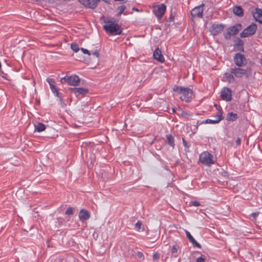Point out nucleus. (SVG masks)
Instances as JSON below:
<instances>
[{
  "mask_svg": "<svg viewBox=\"0 0 262 262\" xmlns=\"http://www.w3.org/2000/svg\"><path fill=\"white\" fill-rule=\"evenodd\" d=\"M172 90L174 92L182 95V96L180 97L182 101H185L186 102H189L191 101L193 94L192 90L189 88H183L182 86L177 85H174Z\"/></svg>",
  "mask_w": 262,
  "mask_h": 262,
  "instance_id": "nucleus-1",
  "label": "nucleus"
},
{
  "mask_svg": "<svg viewBox=\"0 0 262 262\" xmlns=\"http://www.w3.org/2000/svg\"><path fill=\"white\" fill-rule=\"evenodd\" d=\"M103 29L106 32L112 35H119L122 33V29L120 26L114 21L110 24L103 26Z\"/></svg>",
  "mask_w": 262,
  "mask_h": 262,
  "instance_id": "nucleus-2",
  "label": "nucleus"
},
{
  "mask_svg": "<svg viewBox=\"0 0 262 262\" xmlns=\"http://www.w3.org/2000/svg\"><path fill=\"white\" fill-rule=\"evenodd\" d=\"M242 29V26L241 24H237L235 25L228 28L227 32L224 34V37L226 39H229L231 36L235 35Z\"/></svg>",
  "mask_w": 262,
  "mask_h": 262,
  "instance_id": "nucleus-3",
  "label": "nucleus"
},
{
  "mask_svg": "<svg viewBox=\"0 0 262 262\" xmlns=\"http://www.w3.org/2000/svg\"><path fill=\"white\" fill-rule=\"evenodd\" d=\"M230 71L231 74H233L235 76L238 78L242 77L244 76L248 77L251 74V69L250 68H247L246 69L240 68H231Z\"/></svg>",
  "mask_w": 262,
  "mask_h": 262,
  "instance_id": "nucleus-4",
  "label": "nucleus"
},
{
  "mask_svg": "<svg viewBox=\"0 0 262 262\" xmlns=\"http://www.w3.org/2000/svg\"><path fill=\"white\" fill-rule=\"evenodd\" d=\"M200 161L204 165H210L214 164L213 156L208 151H204L200 155Z\"/></svg>",
  "mask_w": 262,
  "mask_h": 262,
  "instance_id": "nucleus-5",
  "label": "nucleus"
},
{
  "mask_svg": "<svg viewBox=\"0 0 262 262\" xmlns=\"http://www.w3.org/2000/svg\"><path fill=\"white\" fill-rule=\"evenodd\" d=\"M80 78L76 75L71 76H65L61 79L62 83H68L69 85L76 86L80 83Z\"/></svg>",
  "mask_w": 262,
  "mask_h": 262,
  "instance_id": "nucleus-6",
  "label": "nucleus"
},
{
  "mask_svg": "<svg viewBox=\"0 0 262 262\" xmlns=\"http://www.w3.org/2000/svg\"><path fill=\"white\" fill-rule=\"evenodd\" d=\"M257 30V25L254 23H252L250 26L245 28L240 34L241 38L247 37L252 36L255 34Z\"/></svg>",
  "mask_w": 262,
  "mask_h": 262,
  "instance_id": "nucleus-7",
  "label": "nucleus"
},
{
  "mask_svg": "<svg viewBox=\"0 0 262 262\" xmlns=\"http://www.w3.org/2000/svg\"><path fill=\"white\" fill-rule=\"evenodd\" d=\"M204 4L194 7L191 11V20L194 21L195 18H201L203 17Z\"/></svg>",
  "mask_w": 262,
  "mask_h": 262,
  "instance_id": "nucleus-8",
  "label": "nucleus"
},
{
  "mask_svg": "<svg viewBox=\"0 0 262 262\" xmlns=\"http://www.w3.org/2000/svg\"><path fill=\"white\" fill-rule=\"evenodd\" d=\"M234 62L238 67H241L247 64V60L245 56L240 53H236L234 56Z\"/></svg>",
  "mask_w": 262,
  "mask_h": 262,
  "instance_id": "nucleus-9",
  "label": "nucleus"
},
{
  "mask_svg": "<svg viewBox=\"0 0 262 262\" xmlns=\"http://www.w3.org/2000/svg\"><path fill=\"white\" fill-rule=\"evenodd\" d=\"M220 107V110L217 112L216 114L215 117L217 118L216 120H212V119H207L205 121H202L200 123H199V122H197V125L202 124L203 123H211V124H216L220 122L223 119V112L221 107Z\"/></svg>",
  "mask_w": 262,
  "mask_h": 262,
  "instance_id": "nucleus-10",
  "label": "nucleus"
},
{
  "mask_svg": "<svg viewBox=\"0 0 262 262\" xmlns=\"http://www.w3.org/2000/svg\"><path fill=\"white\" fill-rule=\"evenodd\" d=\"M225 28V25L222 24H213L210 28V31L213 36H215L221 33Z\"/></svg>",
  "mask_w": 262,
  "mask_h": 262,
  "instance_id": "nucleus-11",
  "label": "nucleus"
},
{
  "mask_svg": "<svg viewBox=\"0 0 262 262\" xmlns=\"http://www.w3.org/2000/svg\"><path fill=\"white\" fill-rule=\"evenodd\" d=\"M166 9V7L163 4L158 5L157 8H155V14L158 19H160L162 17L165 12Z\"/></svg>",
  "mask_w": 262,
  "mask_h": 262,
  "instance_id": "nucleus-12",
  "label": "nucleus"
},
{
  "mask_svg": "<svg viewBox=\"0 0 262 262\" xmlns=\"http://www.w3.org/2000/svg\"><path fill=\"white\" fill-rule=\"evenodd\" d=\"M221 98L226 101H229L232 99L231 90L229 88H224L221 94Z\"/></svg>",
  "mask_w": 262,
  "mask_h": 262,
  "instance_id": "nucleus-13",
  "label": "nucleus"
},
{
  "mask_svg": "<svg viewBox=\"0 0 262 262\" xmlns=\"http://www.w3.org/2000/svg\"><path fill=\"white\" fill-rule=\"evenodd\" d=\"M79 2L86 7L95 9L100 0H78Z\"/></svg>",
  "mask_w": 262,
  "mask_h": 262,
  "instance_id": "nucleus-14",
  "label": "nucleus"
},
{
  "mask_svg": "<svg viewBox=\"0 0 262 262\" xmlns=\"http://www.w3.org/2000/svg\"><path fill=\"white\" fill-rule=\"evenodd\" d=\"M70 90L71 92L75 94L76 97H78L80 95H84L88 93V89L82 88H70Z\"/></svg>",
  "mask_w": 262,
  "mask_h": 262,
  "instance_id": "nucleus-15",
  "label": "nucleus"
},
{
  "mask_svg": "<svg viewBox=\"0 0 262 262\" xmlns=\"http://www.w3.org/2000/svg\"><path fill=\"white\" fill-rule=\"evenodd\" d=\"M78 216L81 222H84L90 219V214L88 210L85 209H82L79 211Z\"/></svg>",
  "mask_w": 262,
  "mask_h": 262,
  "instance_id": "nucleus-16",
  "label": "nucleus"
},
{
  "mask_svg": "<svg viewBox=\"0 0 262 262\" xmlns=\"http://www.w3.org/2000/svg\"><path fill=\"white\" fill-rule=\"evenodd\" d=\"M154 57L155 59L161 62L164 61V58L162 54L161 51L157 48L155 50L153 53Z\"/></svg>",
  "mask_w": 262,
  "mask_h": 262,
  "instance_id": "nucleus-17",
  "label": "nucleus"
},
{
  "mask_svg": "<svg viewBox=\"0 0 262 262\" xmlns=\"http://www.w3.org/2000/svg\"><path fill=\"white\" fill-rule=\"evenodd\" d=\"M253 17L256 21L262 24V10L259 8H256L253 13Z\"/></svg>",
  "mask_w": 262,
  "mask_h": 262,
  "instance_id": "nucleus-18",
  "label": "nucleus"
},
{
  "mask_svg": "<svg viewBox=\"0 0 262 262\" xmlns=\"http://www.w3.org/2000/svg\"><path fill=\"white\" fill-rule=\"evenodd\" d=\"M233 13L238 16H243L244 15V10L242 7L235 6L233 8Z\"/></svg>",
  "mask_w": 262,
  "mask_h": 262,
  "instance_id": "nucleus-19",
  "label": "nucleus"
},
{
  "mask_svg": "<svg viewBox=\"0 0 262 262\" xmlns=\"http://www.w3.org/2000/svg\"><path fill=\"white\" fill-rule=\"evenodd\" d=\"M166 137L167 139V143L172 148H174L175 144L174 139L172 136L171 135H167Z\"/></svg>",
  "mask_w": 262,
  "mask_h": 262,
  "instance_id": "nucleus-20",
  "label": "nucleus"
},
{
  "mask_svg": "<svg viewBox=\"0 0 262 262\" xmlns=\"http://www.w3.org/2000/svg\"><path fill=\"white\" fill-rule=\"evenodd\" d=\"M35 130L38 132H41L45 130L46 126L42 123L39 122L36 125H35Z\"/></svg>",
  "mask_w": 262,
  "mask_h": 262,
  "instance_id": "nucleus-21",
  "label": "nucleus"
},
{
  "mask_svg": "<svg viewBox=\"0 0 262 262\" xmlns=\"http://www.w3.org/2000/svg\"><path fill=\"white\" fill-rule=\"evenodd\" d=\"M237 119V115L232 112L228 114L227 120L230 121H234Z\"/></svg>",
  "mask_w": 262,
  "mask_h": 262,
  "instance_id": "nucleus-22",
  "label": "nucleus"
},
{
  "mask_svg": "<svg viewBox=\"0 0 262 262\" xmlns=\"http://www.w3.org/2000/svg\"><path fill=\"white\" fill-rule=\"evenodd\" d=\"M224 75L229 82L231 83L235 81V78L232 74L226 73Z\"/></svg>",
  "mask_w": 262,
  "mask_h": 262,
  "instance_id": "nucleus-23",
  "label": "nucleus"
},
{
  "mask_svg": "<svg viewBox=\"0 0 262 262\" xmlns=\"http://www.w3.org/2000/svg\"><path fill=\"white\" fill-rule=\"evenodd\" d=\"M125 9L126 7L124 5L119 6L117 8V10L118 11V16H120L123 13V11L125 10Z\"/></svg>",
  "mask_w": 262,
  "mask_h": 262,
  "instance_id": "nucleus-24",
  "label": "nucleus"
},
{
  "mask_svg": "<svg viewBox=\"0 0 262 262\" xmlns=\"http://www.w3.org/2000/svg\"><path fill=\"white\" fill-rule=\"evenodd\" d=\"M50 88L52 91V92L56 95V96L59 97L60 93H59L58 90L56 89L55 85L54 84L51 85L50 86Z\"/></svg>",
  "mask_w": 262,
  "mask_h": 262,
  "instance_id": "nucleus-25",
  "label": "nucleus"
},
{
  "mask_svg": "<svg viewBox=\"0 0 262 262\" xmlns=\"http://www.w3.org/2000/svg\"><path fill=\"white\" fill-rule=\"evenodd\" d=\"M71 49L75 52H77L79 50L78 45L76 43H72L71 45Z\"/></svg>",
  "mask_w": 262,
  "mask_h": 262,
  "instance_id": "nucleus-26",
  "label": "nucleus"
},
{
  "mask_svg": "<svg viewBox=\"0 0 262 262\" xmlns=\"http://www.w3.org/2000/svg\"><path fill=\"white\" fill-rule=\"evenodd\" d=\"M100 20L103 21L104 23L107 24V25L110 24L113 21V20H111L104 16H102L100 18Z\"/></svg>",
  "mask_w": 262,
  "mask_h": 262,
  "instance_id": "nucleus-27",
  "label": "nucleus"
},
{
  "mask_svg": "<svg viewBox=\"0 0 262 262\" xmlns=\"http://www.w3.org/2000/svg\"><path fill=\"white\" fill-rule=\"evenodd\" d=\"M236 42L235 44V47L244 46V42L240 38H237L236 39Z\"/></svg>",
  "mask_w": 262,
  "mask_h": 262,
  "instance_id": "nucleus-28",
  "label": "nucleus"
},
{
  "mask_svg": "<svg viewBox=\"0 0 262 262\" xmlns=\"http://www.w3.org/2000/svg\"><path fill=\"white\" fill-rule=\"evenodd\" d=\"M73 213V209L72 207H69L66 210V214L67 215H72Z\"/></svg>",
  "mask_w": 262,
  "mask_h": 262,
  "instance_id": "nucleus-29",
  "label": "nucleus"
},
{
  "mask_svg": "<svg viewBox=\"0 0 262 262\" xmlns=\"http://www.w3.org/2000/svg\"><path fill=\"white\" fill-rule=\"evenodd\" d=\"M259 214V212H256L252 213L251 214V216L253 217L252 221H255L256 217L258 216Z\"/></svg>",
  "mask_w": 262,
  "mask_h": 262,
  "instance_id": "nucleus-30",
  "label": "nucleus"
},
{
  "mask_svg": "<svg viewBox=\"0 0 262 262\" xmlns=\"http://www.w3.org/2000/svg\"><path fill=\"white\" fill-rule=\"evenodd\" d=\"M185 232L186 235L187 237L188 238L189 241H190L191 239H192L193 237L191 235V234L186 230H185Z\"/></svg>",
  "mask_w": 262,
  "mask_h": 262,
  "instance_id": "nucleus-31",
  "label": "nucleus"
},
{
  "mask_svg": "<svg viewBox=\"0 0 262 262\" xmlns=\"http://www.w3.org/2000/svg\"><path fill=\"white\" fill-rule=\"evenodd\" d=\"M205 257L204 256L202 255L201 257L196 258V262H205Z\"/></svg>",
  "mask_w": 262,
  "mask_h": 262,
  "instance_id": "nucleus-32",
  "label": "nucleus"
},
{
  "mask_svg": "<svg viewBox=\"0 0 262 262\" xmlns=\"http://www.w3.org/2000/svg\"><path fill=\"white\" fill-rule=\"evenodd\" d=\"M142 225V223L141 222L138 221L136 224H135V227L137 229V230H139L141 229Z\"/></svg>",
  "mask_w": 262,
  "mask_h": 262,
  "instance_id": "nucleus-33",
  "label": "nucleus"
},
{
  "mask_svg": "<svg viewBox=\"0 0 262 262\" xmlns=\"http://www.w3.org/2000/svg\"><path fill=\"white\" fill-rule=\"evenodd\" d=\"M47 81L49 83L50 86H51V85H53L55 83L54 80L52 78H48L47 79Z\"/></svg>",
  "mask_w": 262,
  "mask_h": 262,
  "instance_id": "nucleus-34",
  "label": "nucleus"
},
{
  "mask_svg": "<svg viewBox=\"0 0 262 262\" xmlns=\"http://www.w3.org/2000/svg\"><path fill=\"white\" fill-rule=\"evenodd\" d=\"M160 254L158 252H156L153 255V260L158 259L160 258Z\"/></svg>",
  "mask_w": 262,
  "mask_h": 262,
  "instance_id": "nucleus-35",
  "label": "nucleus"
},
{
  "mask_svg": "<svg viewBox=\"0 0 262 262\" xmlns=\"http://www.w3.org/2000/svg\"><path fill=\"white\" fill-rule=\"evenodd\" d=\"M190 204L192 205V206H195V207H197V206H199L200 205V203L198 202V201H191L190 202Z\"/></svg>",
  "mask_w": 262,
  "mask_h": 262,
  "instance_id": "nucleus-36",
  "label": "nucleus"
},
{
  "mask_svg": "<svg viewBox=\"0 0 262 262\" xmlns=\"http://www.w3.org/2000/svg\"><path fill=\"white\" fill-rule=\"evenodd\" d=\"M81 50L82 51V52L84 54H88L89 55H91L90 52L88 50H87V49H84V48H81Z\"/></svg>",
  "mask_w": 262,
  "mask_h": 262,
  "instance_id": "nucleus-37",
  "label": "nucleus"
},
{
  "mask_svg": "<svg viewBox=\"0 0 262 262\" xmlns=\"http://www.w3.org/2000/svg\"><path fill=\"white\" fill-rule=\"evenodd\" d=\"M177 251H178V248H177V246H176V245L173 246L172 247V249H171V252L172 253H176L177 252Z\"/></svg>",
  "mask_w": 262,
  "mask_h": 262,
  "instance_id": "nucleus-38",
  "label": "nucleus"
},
{
  "mask_svg": "<svg viewBox=\"0 0 262 262\" xmlns=\"http://www.w3.org/2000/svg\"><path fill=\"white\" fill-rule=\"evenodd\" d=\"M92 54L97 57V58H98L100 55L99 51L97 50H96L95 52H93Z\"/></svg>",
  "mask_w": 262,
  "mask_h": 262,
  "instance_id": "nucleus-39",
  "label": "nucleus"
},
{
  "mask_svg": "<svg viewBox=\"0 0 262 262\" xmlns=\"http://www.w3.org/2000/svg\"><path fill=\"white\" fill-rule=\"evenodd\" d=\"M237 50L240 52H244V48L243 46L236 47Z\"/></svg>",
  "mask_w": 262,
  "mask_h": 262,
  "instance_id": "nucleus-40",
  "label": "nucleus"
},
{
  "mask_svg": "<svg viewBox=\"0 0 262 262\" xmlns=\"http://www.w3.org/2000/svg\"><path fill=\"white\" fill-rule=\"evenodd\" d=\"M192 245H193V246L196 247L198 248H201V245L199 243H198L196 241Z\"/></svg>",
  "mask_w": 262,
  "mask_h": 262,
  "instance_id": "nucleus-41",
  "label": "nucleus"
},
{
  "mask_svg": "<svg viewBox=\"0 0 262 262\" xmlns=\"http://www.w3.org/2000/svg\"><path fill=\"white\" fill-rule=\"evenodd\" d=\"M192 245H193V246L196 247L198 248H201V245L199 243H198L196 241Z\"/></svg>",
  "mask_w": 262,
  "mask_h": 262,
  "instance_id": "nucleus-42",
  "label": "nucleus"
},
{
  "mask_svg": "<svg viewBox=\"0 0 262 262\" xmlns=\"http://www.w3.org/2000/svg\"><path fill=\"white\" fill-rule=\"evenodd\" d=\"M183 143L185 147L187 148L189 147V145L188 144L187 142L184 139H183Z\"/></svg>",
  "mask_w": 262,
  "mask_h": 262,
  "instance_id": "nucleus-43",
  "label": "nucleus"
},
{
  "mask_svg": "<svg viewBox=\"0 0 262 262\" xmlns=\"http://www.w3.org/2000/svg\"><path fill=\"white\" fill-rule=\"evenodd\" d=\"M241 139L240 138H237L236 140V143L237 144V145H239L241 144Z\"/></svg>",
  "mask_w": 262,
  "mask_h": 262,
  "instance_id": "nucleus-44",
  "label": "nucleus"
},
{
  "mask_svg": "<svg viewBox=\"0 0 262 262\" xmlns=\"http://www.w3.org/2000/svg\"><path fill=\"white\" fill-rule=\"evenodd\" d=\"M137 256L139 258H142V257H143V254L142 252H138L137 253Z\"/></svg>",
  "mask_w": 262,
  "mask_h": 262,
  "instance_id": "nucleus-45",
  "label": "nucleus"
},
{
  "mask_svg": "<svg viewBox=\"0 0 262 262\" xmlns=\"http://www.w3.org/2000/svg\"><path fill=\"white\" fill-rule=\"evenodd\" d=\"M190 243H192V244H193L196 241L194 239V238H193L192 239H191L190 241H189Z\"/></svg>",
  "mask_w": 262,
  "mask_h": 262,
  "instance_id": "nucleus-46",
  "label": "nucleus"
},
{
  "mask_svg": "<svg viewBox=\"0 0 262 262\" xmlns=\"http://www.w3.org/2000/svg\"><path fill=\"white\" fill-rule=\"evenodd\" d=\"M132 10H134V11H137V12H139V10L137 8H135V7H133V9H132Z\"/></svg>",
  "mask_w": 262,
  "mask_h": 262,
  "instance_id": "nucleus-47",
  "label": "nucleus"
},
{
  "mask_svg": "<svg viewBox=\"0 0 262 262\" xmlns=\"http://www.w3.org/2000/svg\"><path fill=\"white\" fill-rule=\"evenodd\" d=\"M102 1L106 3H109V0H102Z\"/></svg>",
  "mask_w": 262,
  "mask_h": 262,
  "instance_id": "nucleus-48",
  "label": "nucleus"
},
{
  "mask_svg": "<svg viewBox=\"0 0 262 262\" xmlns=\"http://www.w3.org/2000/svg\"><path fill=\"white\" fill-rule=\"evenodd\" d=\"M172 19L171 17H170V18H169V21H172Z\"/></svg>",
  "mask_w": 262,
  "mask_h": 262,
  "instance_id": "nucleus-49",
  "label": "nucleus"
},
{
  "mask_svg": "<svg viewBox=\"0 0 262 262\" xmlns=\"http://www.w3.org/2000/svg\"><path fill=\"white\" fill-rule=\"evenodd\" d=\"M59 97H60V96H59ZM60 100H61V98H60Z\"/></svg>",
  "mask_w": 262,
  "mask_h": 262,
  "instance_id": "nucleus-50",
  "label": "nucleus"
}]
</instances>
